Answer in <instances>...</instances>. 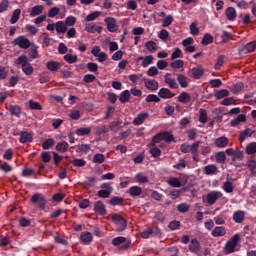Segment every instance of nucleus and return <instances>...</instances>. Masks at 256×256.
Segmentation results:
<instances>
[{
	"label": "nucleus",
	"mask_w": 256,
	"mask_h": 256,
	"mask_svg": "<svg viewBox=\"0 0 256 256\" xmlns=\"http://www.w3.org/2000/svg\"><path fill=\"white\" fill-rule=\"evenodd\" d=\"M14 63H15V65H22V71L27 76L31 75L35 71V69L31 65V63H29V58H27L26 55L19 56L14 61Z\"/></svg>",
	"instance_id": "nucleus-1"
},
{
	"label": "nucleus",
	"mask_w": 256,
	"mask_h": 256,
	"mask_svg": "<svg viewBox=\"0 0 256 256\" xmlns=\"http://www.w3.org/2000/svg\"><path fill=\"white\" fill-rule=\"evenodd\" d=\"M112 221L116 225V233H123L127 229V220L119 214L112 215Z\"/></svg>",
	"instance_id": "nucleus-2"
},
{
	"label": "nucleus",
	"mask_w": 256,
	"mask_h": 256,
	"mask_svg": "<svg viewBox=\"0 0 256 256\" xmlns=\"http://www.w3.org/2000/svg\"><path fill=\"white\" fill-rule=\"evenodd\" d=\"M30 201L33 205H37L40 211H45V208L47 207V198H45L43 194L41 193L33 194Z\"/></svg>",
	"instance_id": "nucleus-3"
},
{
	"label": "nucleus",
	"mask_w": 256,
	"mask_h": 256,
	"mask_svg": "<svg viewBox=\"0 0 256 256\" xmlns=\"http://www.w3.org/2000/svg\"><path fill=\"white\" fill-rule=\"evenodd\" d=\"M199 145H201V141H197L192 145L181 144L180 151L181 153H191L192 155H196L197 151H199Z\"/></svg>",
	"instance_id": "nucleus-4"
},
{
	"label": "nucleus",
	"mask_w": 256,
	"mask_h": 256,
	"mask_svg": "<svg viewBox=\"0 0 256 256\" xmlns=\"http://www.w3.org/2000/svg\"><path fill=\"white\" fill-rule=\"evenodd\" d=\"M112 245L114 247H119V245H122L120 249L126 250L129 249V247H131V241H127V238L119 236L112 239Z\"/></svg>",
	"instance_id": "nucleus-5"
},
{
	"label": "nucleus",
	"mask_w": 256,
	"mask_h": 256,
	"mask_svg": "<svg viewBox=\"0 0 256 256\" xmlns=\"http://www.w3.org/2000/svg\"><path fill=\"white\" fill-rule=\"evenodd\" d=\"M239 239H241V236L239 234H236L229 239L225 246L228 253H235V247H237Z\"/></svg>",
	"instance_id": "nucleus-6"
},
{
	"label": "nucleus",
	"mask_w": 256,
	"mask_h": 256,
	"mask_svg": "<svg viewBox=\"0 0 256 256\" xmlns=\"http://www.w3.org/2000/svg\"><path fill=\"white\" fill-rule=\"evenodd\" d=\"M14 45H18L20 49H29V47H31V41H29L28 38L22 35L14 40Z\"/></svg>",
	"instance_id": "nucleus-7"
},
{
	"label": "nucleus",
	"mask_w": 256,
	"mask_h": 256,
	"mask_svg": "<svg viewBox=\"0 0 256 256\" xmlns=\"http://www.w3.org/2000/svg\"><path fill=\"white\" fill-rule=\"evenodd\" d=\"M256 49V42H249L246 45L242 46L241 48H239V55H247L249 53H253V51H255Z\"/></svg>",
	"instance_id": "nucleus-8"
},
{
	"label": "nucleus",
	"mask_w": 256,
	"mask_h": 256,
	"mask_svg": "<svg viewBox=\"0 0 256 256\" xmlns=\"http://www.w3.org/2000/svg\"><path fill=\"white\" fill-rule=\"evenodd\" d=\"M105 23L107 25V29L110 33H115L119 29V26H117V20L115 18H105Z\"/></svg>",
	"instance_id": "nucleus-9"
},
{
	"label": "nucleus",
	"mask_w": 256,
	"mask_h": 256,
	"mask_svg": "<svg viewBox=\"0 0 256 256\" xmlns=\"http://www.w3.org/2000/svg\"><path fill=\"white\" fill-rule=\"evenodd\" d=\"M164 81L170 89H178L179 88V83H177V80L175 78H173V76L169 73H167L164 76Z\"/></svg>",
	"instance_id": "nucleus-10"
},
{
	"label": "nucleus",
	"mask_w": 256,
	"mask_h": 256,
	"mask_svg": "<svg viewBox=\"0 0 256 256\" xmlns=\"http://www.w3.org/2000/svg\"><path fill=\"white\" fill-rule=\"evenodd\" d=\"M20 139L19 142L22 144L33 143V133L28 131H23L19 133Z\"/></svg>",
	"instance_id": "nucleus-11"
},
{
	"label": "nucleus",
	"mask_w": 256,
	"mask_h": 256,
	"mask_svg": "<svg viewBox=\"0 0 256 256\" xmlns=\"http://www.w3.org/2000/svg\"><path fill=\"white\" fill-rule=\"evenodd\" d=\"M219 197H221V192L212 191V192L208 193L206 196L207 203H209V205H215V203H217V199H219Z\"/></svg>",
	"instance_id": "nucleus-12"
},
{
	"label": "nucleus",
	"mask_w": 256,
	"mask_h": 256,
	"mask_svg": "<svg viewBox=\"0 0 256 256\" xmlns=\"http://www.w3.org/2000/svg\"><path fill=\"white\" fill-rule=\"evenodd\" d=\"M189 251L190 253H194L195 255H199V251H201V243H199V240L192 239L189 245Z\"/></svg>",
	"instance_id": "nucleus-13"
},
{
	"label": "nucleus",
	"mask_w": 256,
	"mask_h": 256,
	"mask_svg": "<svg viewBox=\"0 0 256 256\" xmlns=\"http://www.w3.org/2000/svg\"><path fill=\"white\" fill-rule=\"evenodd\" d=\"M94 211L95 213H98V215H107V209L105 208V204L101 200L95 202Z\"/></svg>",
	"instance_id": "nucleus-14"
},
{
	"label": "nucleus",
	"mask_w": 256,
	"mask_h": 256,
	"mask_svg": "<svg viewBox=\"0 0 256 256\" xmlns=\"http://www.w3.org/2000/svg\"><path fill=\"white\" fill-rule=\"evenodd\" d=\"M80 241L81 243H83V245H91V243L93 242V234H91V232H82L80 234Z\"/></svg>",
	"instance_id": "nucleus-15"
},
{
	"label": "nucleus",
	"mask_w": 256,
	"mask_h": 256,
	"mask_svg": "<svg viewBox=\"0 0 256 256\" xmlns=\"http://www.w3.org/2000/svg\"><path fill=\"white\" fill-rule=\"evenodd\" d=\"M144 85L149 91H157L159 89V82L157 80L144 79Z\"/></svg>",
	"instance_id": "nucleus-16"
},
{
	"label": "nucleus",
	"mask_w": 256,
	"mask_h": 256,
	"mask_svg": "<svg viewBox=\"0 0 256 256\" xmlns=\"http://www.w3.org/2000/svg\"><path fill=\"white\" fill-rule=\"evenodd\" d=\"M85 31H87V33H101L103 27L97 26V24L92 22L85 25Z\"/></svg>",
	"instance_id": "nucleus-17"
},
{
	"label": "nucleus",
	"mask_w": 256,
	"mask_h": 256,
	"mask_svg": "<svg viewBox=\"0 0 256 256\" xmlns=\"http://www.w3.org/2000/svg\"><path fill=\"white\" fill-rule=\"evenodd\" d=\"M9 113L12 117H21V113H23V108L19 105H10L9 106Z\"/></svg>",
	"instance_id": "nucleus-18"
},
{
	"label": "nucleus",
	"mask_w": 256,
	"mask_h": 256,
	"mask_svg": "<svg viewBox=\"0 0 256 256\" xmlns=\"http://www.w3.org/2000/svg\"><path fill=\"white\" fill-rule=\"evenodd\" d=\"M212 237H225L227 235V229L223 226H216L211 233Z\"/></svg>",
	"instance_id": "nucleus-19"
},
{
	"label": "nucleus",
	"mask_w": 256,
	"mask_h": 256,
	"mask_svg": "<svg viewBox=\"0 0 256 256\" xmlns=\"http://www.w3.org/2000/svg\"><path fill=\"white\" fill-rule=\"evenodd\" d=\"M46 68L48 71H51V73H57L59 69H61V63L57 61H48L46 63Z\"/></svg>",
	"instance_id": "nucleus-20"
},
{
	"label": "nucleus",
	"mask_w": 256,
	"mask_h": 256,
	"mask_svg": "<svg viewBox=\"0 0 256 256\" xmlns=\"http://www.w3.org/2000/svg\"><path fill=\"white\" fill-rule=\"evenodd\" d=\"M215 146L219 149H224V147H227L229 145V139L225 136H221L215 139Z\"/></svg>",
	"instance_id": "nucleus-21"
},
{
	"label": "nucleus",
	"mask_w": 256,
	"mask_h": 256,
	"mask_svg": "<svg viewBox=\"0 0 256 256\" xmlns=\"http://www.w3.org/2000/svg\"><path fill=\"white\" fill-rule=\"evenodd\" d=\"M175 93L171 92L169 88H161L158 92V96L161 97V99H173V96Z\"/></svg>",
	"instance_id": "nucleus-22"
},
{
	"label": "nucleus",
	"mask_w": 256,
	"mask_h": 256,
	"mask_svg": "<svg viewBox=\"0 0 256 256\" xmlns=\"http://www.w3.org/2000/svg\"><path fill=\"white\" fill-rule=\"evenodd\" d=\"M147 117H149V113L138 114L133 120V125H136V126L143 125Z\"/></svg>",
	"instance_id": "nucleus-23"
},
{
	"label": "nucleus",
	"mask_w": 256,
	"mask_h": 256,
	"mask_svg": "<svg viewBox=\"0 0 256 256\" xmlns=\"http://www.w3.org/2000/svg\"><path fill=\"white\" fill-rule=\"evenodd\" d=\"M247 121V115L239 114L236 118L232 119L230 122L231 127H237L239 123H245Z\"/></svg>",
	"instance_id": "nucleus-24"
},
{
	"label": "nucleus",
	"mask_w": 256,
	"mask_h": 256,
	"mask_svg": "<svg viewBox=\"0 0 256 256\" xmlns=\"http://www.w3.org/2000/svg\"><path fill=\"white\" fill-rule=\"evenodd\" d=\"M232 219L236 223H239V224L243 223V221H245V211L238 210L234 212Z\"/></svg>",
	"instance_id": "nucleus-25"
},
{
	"label": "nucleus",
	"mask_w": 256,
	"mask_h": 256,
	"mask_svg": "<svg viewBox=\"0 0 256 256\" xmlns=\"http://www.w3.org/2000/svg\"><path fill=\"white\" fill-rule=\"evenodd\" d=\"M98 181L99 180L95 177H88L87 180L82 183V187H84V189H91V187L97 185Z\"/></svg>",
	"instance_id": "nucleus-26"
},
{
	"label": "nucleus",
	"mask_w": 256,
	"mask_h": 256,
	"mask_svg": "<svg viewBox=\"0 0 256 256\" xmlns=\"http://www.w3.org/2000/svg\"><path fill=\"white\" fill-rule=\"evenodd\" d=\"M226 18L228 21H235L237 17V11L233 7H228L225 11Z\"/></svg>",
	"instance_id": "nucleus-27"
},
{
	"label": "nucleus",
	"mask_w": 256,
	"mask_h": 256,
	"mask_svg": "<svg viewBox=\"0 0 256 256\" xmlns=\"http://www.w3.org/2000/svg\"><path fill=\"white\" fill-rule=\"evenodd\" d=\"M55 29H56V32H57L58 35H59V34H61V33H67L68 27H67V25L65 24V22H63V21H57V22L55 23Z\"/></svg>",
	"instance_id": "nucleus-28"
},
{
	"label": "nucleus",
	"mask_w": 256,
	"mask_h": 256,
	"mask_svg": "<svg viewBox=\"0 0 256 256\" xmlns=\"http://www.w3.org/2000/svg\"><path fill=\"white\" fill-rule=\"evenodd\" d=\"M128 193L131 197H139L143 193V189L139 186H132L129 188Z\"/></svg>",
	"instance_id": "nucleus-29"
},
{
	"label": "nucleus",
	"mask_w": 256,
	"mask_h": 256,
	"mask_svg": "<svg viewBox=\"0 0 256 256\" xmlns=\"http://www.w3.org/2000/svg\"><path fill=\"white\" fill-rule=\"evenodd\" d=\"M246 166L248 167L250 171L251 177H256V161L253 159H250L247 161Z\"/></svg>",
	"instance_id": "nucleus-30"
},
{
	"label": "nucleus",
	"mask_w": 256,
	"mask_h": 256,
	"mask_svg": "<svg viewBox=\"0 0 256 256\" xmlns=\"http://www.w3.org/2000/svg\"><path fill=\"white\" fill-rule=\"evenodd\" d=\"M177 81L182 89L189 87V82H187V76H185L184 74H178Z\"/></svg>",
	"instance_id": "nucleus-31"
},
{
	"label": "nucleus",
	"mask_w": 256,
	"mask_h": 256,
	"mask_svg": "<svg viewBox=\"0 0 256 256\" xmlns=\"http://www.w3.org/2000/svg\"><path fill=\"white\" fill-rule=\"evenodd\" d=\"M56 151L59 153H67L69 151V143L62 141L56 145Z\"/></svg>",
	"instance_id": "nucleus-32"
},
{
	"label": "nucleus",
	"mask_w": 256,
	"mask_h": 256,
	"mask_svg": "<svg viewBox=\"0 0 256 256\" xmlns=\"http://www.w3.org/2000/svg\"><path fill=\"white\" fill-rule=\"evenodd\" d=\"M214 97L217 99V101L221 99H225V97H229V90L227 89L218 90L214 93Z\"/></svg>",
	"instance_id": "nucleus-33"
},
{
	"label": "nucleus",
	"mask_w": 256,
	"mask_h": 256,
	"mask_svg": "<svg viewBox=\"0 0 256 256\" xmlns=\"http://www.w3.org/2000/svg\"><path fill=\"white\" fill-rule=\"evenodd\" d=\"M244 87L245 84H243V82H238L231 87V93H233V95H238V93L243 91Z\"/></svg>",
	"instance_id": "nucleus-34"
},
{
	"label": "nucleus",
	"mask_w": 256,
	"mask_h": 256,
	"mask_svg": "<svg viewBox=\"0 0 256 256\" xmlns=\"http://www.w3.org/2000/svg\"><path fill=\"white\" fill-rule=\"evenodd\" d=\"M222 189L225 191V193H233L235 188L233 187V181L231 180H226L223 183Z\"/></svg>",
	"instance_id": "nucleus-35"
},
{
	"label": "nucleus",
	"mask_w": 256,
	"mask_h": 256,
	"mask_svg": "<svg viewBox=\"0 0 256 256\" xmlns=\"http://www.w3.org/2000/svg\"><path fill=\"white\" fill-rule=\"evenodd\" d=\"M131 99V92L129 90H124L119 96L120 103H127Z\"/></svg>",
	"instance_id": "nucleus-36"
},
{
	"label": "nucleus",
	"mask_w": 256,
	"mask_h": 256,
	"mask_svg": "<svg viewBox=\"0 0 256 256\" xmlns=\"http://www.w3.org/2000/svg\"><path fill=\"white\" fill-rule=\"evenodd\" d=\"M125 199L119 197V196H114L109 200V205H112L113 207L115 206H121L123 205Z\"/></svg>",
	"instance_id": "nucleus-37"
},
{
	"label": "nucleus",
	"mask_w": 256,
	"mask_h": 256,
	"mask_svg": "<svg viewBox=\"0 0 256 256\" xmlns=\"http://www.w3.org/2000/svg\"><path fill=\"white\" fill-rule=\"evenodd\" d=\"M205 175H217V166L210 164L204 167Z\"/></svg>",
	"instance_id": "nucleus-38"
},
{
	"label": "nucleus",
	"mask_w": 256,
	"mask_h": 256,
	"mask_svg": "<svg viewBox=\"0 0 256 256\" xmlns=\"http://www.w3.org/2000/svg\"><path fill=\"white\" fill-rule=\"evenodd\" d=\"M203 75H205V70L202 68H192L193 79H201Z\"/></svg>",
	"instance_id": "nucleus-39"
},
{
	"label": "nucleus",
	"mask_w": 256,
	"mask_h": 256,
	"mask_svg": "<svg viewBox=\"0 0 256 256\" xmlns=\"http://www.w3.org/2000/svg\"><path fill=\"white\" fill-rule=\"evenodd\" d=\"M91 151V145L89 144H80L76 146L77 153H89Z\"/></svg>",
	"instance_id": "nucleus-40"
},
{
	"label": "nucleus",
	"mask_w": 256,
	"mask_h": 256,
	"mask_svg": "<svg viewBox=\"0 0 256 256\" xmlns=\"http://www.w3.org/2000/svg\"><path fill=\"white\" fill-rule=\"evenodd\" d=\"M251 135H253V130L247 128L244 131L240 132L239 140L241 141V143H243V141H245L247 137H251Z\"/></svg>",
	"instance_id": "nucleus-41"
},
{
	"label": "nucleus",
	"mask_w": 256,
	"mask_h": 256,
	"mask_svg": "<svg viewBox=\"0 0 256 256\" xmlns=\"http://www.w3.org/2000/svg\"><path fill=\"white\" fill-rule=\"evenodd\" d=\"M178 101L179 103H189L191 101V95H189V93L187 92H182L179 96H178Z\"/></svg>",
	"instance_id": "nucleus-42"
},
{
	"label": "nucleus",
	"mask_w": 256,
	"mask_h": 256,
	"mask_svg": "<svg viewBox=\"0 0 256 256\" xmlns=\"http://www.w3.org/2000/svg\"><path fill=\"white\" fill-rule=\"evenodd\" d=\"M76 135H78V137H85V135H91V128H78L76 129Z\"/></svg>",
	"instance_id": "nucleus-43"
},
{
	"label": "nucleus",
	"mask_w": 256,
	"mask_h": 256,
	"mask_svg": "<svg viewBox=\"0 0 256 256\" xmlns=\"http://www.w3.org/2000/svg\"><path fill=\"white\" fill-rule=\"evenodd\" d=\"M171 69H183L185 62L183 60H174L170 63Z\"/></svg>",
	"instance_id": "nucleus-44"
},
{
	"label": "nucleus",
	"mask_w": 256,
	"mask_h": 256,
	"mask_svg": "<svg viewBox=\"0 0 256 256\" xmlns=\"http://www.w3.org/2000/svg\"><path fill=\"white\" fill-rule=\"evenodd\" d=\"M19 17H21V9L14 10L12 17L10 19L11 25H15V23H17V21H19Z\"/></svg>",
	"instance_id": "nucleus-45"
},
{
	"label": "nucleus",
	"mask_w": 256,
	"mask_h": 256,
	"mask_svg": "<svg viewBox=\"0 0 256 256\" xmlns=\"http://www.w3.org/2000/svg\"><path fill=\"white\" fill-rule=\"evenodd\" d=\"M41 13H43V7L41 5H36L32 8L30 17H37V15H41Z\"/></svg>",
	"instance_id": "nucleus-46"
},
{
	"label": "nucleus",
	"mask_w": 256,
	"mask_h": 256,
	"mask_svg": "<svg viewBox=\"0 0 256 256\" xmlns=\"http://www.w3.org/2000/svg\"><path fill=\"white\" fill-rule=\"evenodd\" d=\"M146 49L150 51V53H155L157 51V43H155L153 40H150L145 43Z\"/></svg>",
	"instance_id": "nucleus-47"
},
{
	"label": "nucleus",
	"mask_w": 256,
	"mask_h": 256,
	"mask_svg": "<svg viewBox=\"0 0 256 256\" xmlns=\"http://www.w3.org/2000/svg\"><path fill=\"white\" fill-rule=\"evenodd\" d=\"M167 183L170 187H181V180L179 178L171 177L167 180Z\"/></svg>",
	"instance_id": "nucleus-48"
},
{
	"label": "nucleus",
	"mask_w": 256,
	"mask_h": 256,
	"mask_svg": "<svg viewBox=\"0 0 256 256\" xmlns=\"http://www.w3.org/2000/svg\"><path fill=\"white\" fill-rule=\"evenodd\" d=\"M211 43H213V36H211L209 33H206L202 38L201 44L207 46L211 45Z\"/></svg>",
	"instance_id": "nucleus-49"
},
{
	"label": "nucleus",
	"mask_w": 256,
	"mask_h": 256,
	"mask_svg": "<svg viewBox=\"0 0 256 256\" xmlns=\"http://www.w3.org/2000/svg\"><path fill=\"white\" fill-rule=\"evenodd\" d=\"M109 133V128L105 125L96 127V135L98 137H101V135H107Z\"/></svg>",
	"instance_id": "nucleus-50"
},
{
	"label": "nucleus",
	"mask_w": 256,
	"mask_h": 256,
	"mask_svg": "<svg viewBox=\"0 0 256 256\" xmlns=\"http://www.w3.org/2000/svg\"><path fill=\"white\" fill-rule=\"evenodd\" d=\"M93 163H97L98 165L105 163V155L101 153L95 154L93 157Z\"/></svg>",
	"instance_id": "nucleus-51"
},
{
	"label": "nucleus",
	"mask_w": 256,
	"mask_h": 256,
	"mask_svg": "<svg viewBox=\"0 0 256 256\" xmlns=\"http://www.w3.org/2000/svg\"><path fill=\"white\" fill-rule=\"evenodd\" d=\"M29 108L32 111H41V109H43V107L41 106V104L39 102H35L33 100H29Z\"/></svg>",
	"instance_id": "nucleus-52"
},
{
	"label": "nucleus",
	"mask_w": 256,
	"mask_h": 256,
	"mask_svg": "<svg viewBox=\"0 0 256 256\" xmlns=\"http://www.w3.org/2000/svg\"><path fill=\"white\" fill-rule=\"evenodd\" d=\"M86 67L91 73H97V71H99V65L95 62H88Z\"/></svg>",
	"instance_id": "nucleus-53"
},
{
	"label": "nucleus",
	"mask_w": 256,
	"mask_h": 256,
	"mask_svg": "<svg viewBox=\"0 0 256 256\" xmlns=\"http://www.w3.org/2000/svg\"><path fill=\"white\" fill-rule=\"evenodd\" d=\"M64 61H66V63H69L70 65H73V63H77V55H71V54H66L63 57Z\"/></svg>",
	"instance_id": "nucleus-54"
},
{
	"label": "nucleus",
	"mask_w": 256,
	"mask_h": 256,
	"mask_svg": "<svg viewBox=\"0 0 256 256\" xmlns=\"http://www.w3.org/2000/svg\"><path fill=\"white\" fill-rule=\"evenodd\" d=\"M246 153H247V155H255V153H256V143L255 142H252L247 145Z\"/></svg>",
	"instance_id": "nucleus-55"
},
{
	"label": "nucleus",
	"mask_w": 256,
	"mask_h": 256,
	"mask_svg": "<svg viewBox=\"0 0 256 256\" xmlns=\"http://www.w3.org/2000/svg\"><path fill=\"white\" fill-rule=\"evenodd\" d=\"M216 161L217 163H225L227 161V155L224 151L216 153Z\"/></svg>",
	"instance_id": "nucleus-56"
},
{
	"label": "nucleus",
	"mask_w": 256,
	"mask_h": 256,
	"mask_svg": "<svg viewBox=\"0 0 256 256\" xmlns=\"http://www.w3.org/2000/svg\"><path fill=\"white\" fill-rule=\"evenodd\" d=\"M53 145H55V140L53 138H49L43 142L42 148L45 150L51 149V147H53Z\"/></svg>",
	"instance_id": "nucleus-57"
},
{
	"label": "nucleus",
	"mask_w": 256,
	"mask_h": 256,
	"mask_svg": "<svg viewBox=\"0 0 256 256\" xmlns=\"http://www.w3.org/2000/svg\"><path fill=\"white\" fill-rule=\"evenodd\" d=\"M72 165L74 167H85L87 165V161H85L84 159L76 158L72 161Z\"/></svg>",
	"instance_id": "nucleus-58"
},
{
	"label": "nucleus",
	"mask_w": 256,
	"mask_h": 256,
	"mask_svg": "<svg viewBox=\"0 0 256 256\" xmlns=\"http://www.w3.org/2000/svg\"><path fill=\"white\" fill-rule=\"evenodd\" d=\"M59 13H61V9H59V7H53L48 11V17H50V19H53V17H57Z\"/></svg>",
	"instance_id": "nucleus-59"
},
{
	"label": "nucleus",
	"mask_w": 256,
	"mask_h": 256,
	"mask_svg": "<svg viewBox=\"0 0 256 256\" xmlns=\"http://www.w3.org/2000/svg\"><path fill=\"white\" fill-rule=\"evenodd\" d=\"M136 181L137 183L143 184V183H149V178L147 176H144L141 173L136 174Z\"/></svg>",
	"instance_id": "nucleus-60"
},
{
	"label": "nucleus",
	"mask_w": 256,
	"mask_h": 256,
	"mask_svg": "<svg viewBox=\"0 0 256 256\" xmlns=\"http://www.w3.org/2000/svg\"><path fill=\"white\" fill-rule=\"evenodd\" d=\"M161 141H163V134L162 133H158L156 134L153 138L152 141L150 143V145H152L153 147H155L156 143H161Z\"/></svg>",
	"instance_id": "nucleus-61"
},
{
	"label": "nucleus",
	"mask_w": 256,
	"mask_h": 256,
	"mask_svg": "<svg viewBox=\"0 0 256 256\" xmlns=\"http://www.w3.org/2000/svg\"><path fill=\"white\" fill-rule=\"evenodd\" d=\"M199 113H200L199 122L200 123H206L207 122V110L206 109H200Z\"/></svg>",
	"instance_id": "nucleus-62"
},
{
	"label": "nucleus",
	"mask_w": 256,
	"mask_h": 256,
	"mask_svg": "<svg viewBox=\"0 0 256 256\" xmlns=\"http://www.w3.org/2000/svg\"><path fill=\"white\" fill-rule=\"evenodd\" d=\"M153 55L146 56L142 62V67H149L153 64Z\"/></svg>",
	"instance_id": "nucleus-63"
},
{
	"label": "nucleus",
	"mask_w": 256,
	"mask_h": 256,
	"mask_svg": "<svg viewBox=\"0 0 256 256\" xmlns=\"http://www.w3.org/2000/svg\"><path fill=\"white\" fill-rule=\"evenodd\" d=\"M9 9V0H2L0 2V13H5Z\"/></svg>",
	"instance_id": "nucleus-64"
}]
</instances>
